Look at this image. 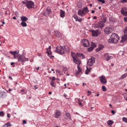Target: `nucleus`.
I'll use <instances>...</instances> for the list:
<instances>
[{"label": "nucleus", "mask_w": 127, "mask_h": 127, "mask_svg": "<svg viewBox=\"0 0 127 127\" xmlns=\"http://www.w3.org/2000/svg\"><path fill=\"white\" fill-rule=\"evenodd\" d=\"M79 104L80 105H81V106H82V104L81 103H79Z\"/></svg>", "instance_id": "obj_54"}, {"label": "nucleus", "mask_w": 127, "mask_h": 127, "mask_svg": "<svg viewBox=\"0 0 127 127\" xmlns=\"http://www.w3.org/2000/svg\"><path fill=\"white\" fill-rule=\"evenodd\" d=\"M15 64V63L14 62H12L11 63V65H14Z\"/></svg>", "instance_id": "obj_51"}, {"label": "nucleus", "mask_w": 127, "mask_h": 127, "mask_svg": "<svg viewBox=\"0 0 127 127\" xmlns=\"http://www.w3.org/2000/svg\"><path fill=\"white\" fill-rule=\"evenodd\" d=\"M98 0V1L99 2H100L101 1V0Z\"/></svg>", "instance_id": "obj_62"}, {"label": "nucleus", "mask_w": 127, "mask_h": 127, "mask_svg": "<svg viewBox=\"0 0 127 127\" xmlns=\"http://www.w3.org/2000/svg\"><path fill=\"white\" fill-rule=\"evenodd\" d=\"M50 83L52 87H55L56 85L54 84L55 83L54 81H52Z\"/></svg>", "instance_id": "obj_31"}, {"label": "nucleus", "mask_w": 127, "mask_h": 127, "mask_svg": "<svg viewBox=\"0 0 127 127\" xmlns=\"http://www.w3.org/2000/svg\"><path fill=\"white\" fill-rule=\"evenodd\" d=\"M127 76V73H125L124 74L122 75L121 77V79H123L125 78L126 76Z\"/></svg>", "instance_id": "obj_25"}, {"label": "nucleus", "mask_w": 127, "mask_h": 127, "mask_svg": "<svg viewBox=\"0 0 127 127\" xmlns=\"http://www.w3.org/2000/svg\"><path fill=\"white\" fill-rule=\"evenodd\" d=\"M18 61H20L21 62H24L25 61H28V59L25 57L24 55H22L19 56L18 58Z\"/></svg>", "instance_id": "obj_5"}, {"label": "nucleus", "mask_w": 127, "mask_h": 127, "mask_svg": "<svg viewBox=\"0 0 127 127\" xmlns=\"http://www.w3.org/2000/svg\"><path fill=\"white\" fill-rule=\"evenodd\" d=\"M89 6H90V7H92V4H89Z\"/></svg>", "instance_id": "obj_55"}, {"label": "nucleus", "mask_w": 127, "mask_h": 127, "mask_svg": "<svg viewBox=\"0 0 127 127\" xmlns=\"http://www.w3.org/2000/svg\"><path fill=\"white\" fill-rule=\"evenodd\" d=\"M56 35L57 37H60L61 36V33L59 32H57L56 33Z\"/></svg>", "instance_id": "obj_33"}, {"label": "nucleus", "mask_w": 127, "mask_h": 127, "mask_svg": "<svg viewBox=\"0 0 127 127\" xmlns=\"http://www.w3.org/2000/svg\"><path fill=\"white\" fill-rule=\"evenodd\" d=\"M64 48L62 46H58L56 47L55 51L60 54H63L65 52Z\"/></svg>", "instance_id": "obj_4"}, {"label": "nucleus", "mask_w": 127, "mask_h": 127, "mask_svg": "<svg viewBox=\"0 0 127 127\" xmlns=\"http://www.w3.org/2000/svg\"><path fill=\"white\" fill-rule=\"evenodd\" d=\"M122 38L121 42L124 43L125 41L127 40V35L124 34V36L122 37Z\"/></svg>", "instance_id": "obj_20"}, {"label": "nucleus", "mask_w": 127, "mask_h": 127, "mask_svg": "<svg viewBox=\"0 0 127 127\" xmlns=\"http://www.w3.org/2000/svg\"><path fill=\"white\" fill-rule=\"evenodd\" d=\"M55 78L54 77H53L52 78V80L53 81H54V80H55Z\"/></svg>", "instance_id": "obj_45"}, {"label": "nucleus", "mask_w": 127, "mask_h": 127, "mask_svg": "<svg viewBox=\"0 0 127 127\" xmlns=\"http://www.w3.org/2000/svg\"><path fill=\"white\" fill-rule=\"evenodd\" d=\"M91 12L92 13H94L95 12V11L94 10H92Z\"/></svg>", "instance_id": "obj_56"}, {"label": "nucleus", "mask_w": 127, "mask_h": 127, "mask_svg": "<svg viewBox=\"0 0 127 127\" xmlns=\"http://www.w3.org/2000/svg\"><path fill=\"white\" fill-rule=\"evenodd\" d=\"M11 124H10V123H8L6 124H5V125H4L3 126L4 127V126H6L7 127H11Z\"/></svg>", "instance_id": "obj_27"}, {"label": "nucleus", "mask_w": 127, "mask_h": 127, "mask_svg": "<svg viewBox=\"0 0 127 127\" xmlns=\"http://www.w3.org/2000/svg\"><path fill=\"white\" fill-rule=\"evenodd\" d=\"M105 59L107 61H108L110 59H112L113 57L110 55L108 53H105L104 54Z\"/></svg>", "instance_id": "obj_12"}, {"label": "nucleus", "mask_w": 127, "mask_h": 127, "mask_svg": "<svg viewBox=\"0 0 127 127\" xmlns=\"http://www.w3.org/2000/svg\"><path fill=\"white\" fill-rule=\"evenodd\" d=\"M113 123V122L111 120H109L107 122V124L109 126L111 125Z\"/></svg>", "instance_id": "obj_24"}, {"label": "nucleus", "mask_w": 127, "mask_h": 127, "mask_svg": "<svg viewBox=\"0 0 127 127\" xmlns=\"http://www.w3.org/2000/svg\"><path fill=\"white\" fill-rule=\"evenodd\" d=\"M39 67H38L36 68V69L37 70H38L39 69Z\"/></svg>", "instance_id": "obj_60"}, {"label": "nucleus", "mask_w": 127, "mask_h": 127, "mask_svg": "<svg viewBox=\"0 0 127 127\" xmlns=\"http://www.w3.org/2000/svg\"><path fill=\"white\" fill-rule=\"evenodd\" d=\"M4 116V112L2 111H0V116L3 117Z\"/></svg>", "instance_id": "obj_34"}, {"label": "nucleus", "mask_w": 127, "mask_h": 127, "mask_svg": "<svg viewBox=\"0 0 127 127\" xmlns=\"http://www.w3.org/2000/svg\"><path fill=\"white\" fill-rule=\"evenodd\" d=\"M124 99L126 100H127V97L125 96H124Z\"/></svg>", "instance_id": "obj_50"}, {"label": "nucleus", "mask_w": 127, "mask_h": 127, "mask_svg": "<svg viewBox=\"0 0 127 127\" xmlns=\"http://www.w3.org/2000/svg\"><path fill=\"white\" fill-rule=\"evenodd\" d=\"M73 61L74 62L77 64V65H80L81 63V62L80 60L77 59L75 58L73 59Z\"/></svg>", "instance_id": "obj_17"}, {"label": "nucleus", "mask_w": 127, "mask_h": 127, "mask_svg": "<svg viewBox=\"0 0 127 127\" xmlns=\"http://www.w3.org/2000/svg\"><path fill=\"white\" fill-rule=\"evenodd\" d=\"M21 19L22 22H24L27 20L28 18L26 17L22 16L21 17Z\"/></svg>", "instance_id": "obj_23"}, {"label": "nucleus", "mask_w": 127, "mask_h": 127, "mask_svg": "<svg viewBox=\"0 0 127 127\" xmlns=\"http://www.w3.org/2000/svg\"><path fill=\"white\" fill-rule=\"evenodd\" d=\"M104 31L106 34H109L112 31V30L110 27H107L104 29Z\"/></svg>", "instance_id": "obj_13"}, {"label": "nucleus", "mask_w": 127, "mask_h": 127, "mask_svg": "<svg viewBox=\"0 0 127 127\" xmlns=\"http://www.w3.org/2000/svg\"><path fill=\"white\" fill-rule=\"evenodd\" d=\"M91 47L93 48L96 47V45L93 42H92L91 43Z\"/></svg>", "instance_id": "obj_29"}, {"label": "nucleus", "mask_w": 127, "mask_h": 127, "mask_svg": "<svg viewBox=\"0 0 127 127\" xmlns=\"http://www.w3.org/2000/svg\"><path fill=\"white\" fill-rule=\"evenodd\" d=\"M10 114L8 113L7 114V116L9 118L10 117Z\"/></svg>", "instance_id": "obj_46"}, {"label": "nucleus", "mask_w": 127, "mask_h": 127, "mask_svg": "<svg viewBox=\"0 0 127 127\" xmlns=\"http://www.w3.org/2000/svg\"><path fill=\"white\" fill-rule=\"evenodd\" d=\"M73 17L74 18L76 19V21H78L79 22H81L83 20L82 18L79 17L78 16L76 15H74Z\"/></svg>", "instance_id": "obj_16"}, {"label": "nucleus", "mask_w": 127, "mask_h": 127, "mask_svg": "<svg viewBox=\"0 0 127 127\" xmlns=\"http://www.w3.org/2000/svg\"><path fill=\"white\" fill-rule=\"evenodd\" d=\"M48 55L49 56V57L50 58H51V57H53V58H54V56H51V55L49 53V55Z\"/></svg>", "instance_id": "obj_49"}, {"label": "nucleus", "mask_w": 127, "mask_h": 127, "mask_svg": "<svg viewBox=\"0 0 127 127\" xmlns=\"http://www.w3.org/2000/svg\"><path fill=\"white\" fill-rule=\"evenodd\" d=\"M61 115V113L60 111L58 110H57L55 112V117L56 118H58Z\"/></svg>", "instance_id": "obj_21"}, {"label": "nucleus", "mask_w": 127, "mask_h": 127, "mask_svg": "<svg viewBox=\"0 0 127 127\" xmlns=\"http://www.w3.org/2000/svg\"><path fill=\"white\" fill-rule=\"evenodd\" d=\"M76 56L77 57H78L81 59H84L85 58L83 54L82 53H77L76 54Z\"/></svg>", "instance_id": "obj_18"}, {"label": "nucleus", "mask_w": 127, "mask_h": 127, "mask_svg": "<svg viewBox=\"0 0 127 127\" xmlns=\"http://www.w3.org/2000/svg\"><path fill=\"white\" fill-rule=\"evenodd\" d=\"M91 68L88 69V68H87V70L85 71V73L86 74H89V72H90Z\"/></svg>", "instance_id": "obj_28"}, {"label": "nucleus", "mask_w": 127, "mask_h": 127, "mask_svg": "<svg viewBox=\"0 0 127 127\" xmlns=\"http://www.w3.org/2000/svg\"><path fill=\"white\" fill-rule=\"evenodd\" d=\"M102 90L103 91H106V87L104 86H103L102 87Z\"/></svg>", "instance_id": "obj_37"}, {"label": "nucleus", "mask_w": 127, "mask_h": 127, "mask_svg": "<svg viewBox=\"0 0 127 127\" xmlns=\"http://www.w3.org/2000/svg\"><path fill=\"white\" fill-rule=\"evenodd\" d=\"M2 22L3 24H5V23L4 22L2 21Z\"/></svg>", "instance_id": "obj_59"}, {"label": "nucleus", "mask_w": 127, "mask_h": 127, "mask_svg": "<svg viewBox=\"0 0 127 127\" xmlns=\"http://www.w3.org/2000/svg\"><path fill=\"white\" fill-rule=\"evenodd\" d=\"M93 48L91 47L88 48V51L89 52L93 50Z\"/></svg>", "instance_id": "obj_36"}, {"label": "nucleus", "mask_w": 127, "mask_h": 127, "mask_svg": "<svg viewBox=\"0 0 127 127\" xmlns=\"http://www.w3.org/2000/svg\"><path fill=\"white\" fill-rule=\"evenodd\" d=\"M52 94V93L51 92H49V95H51V94Z\"/></svg>", "instance_id": "obj_58"}, {"label": "nucleus", "mask_w": 127, "mask_h": 127, "mask_svg": "<svg viewBox=\"0 0 127 127\" xmlns=\"http://www.w3.org/2000/svg\"><path fill=\"white\" fill-rule=\"evenodd\" d=\"M51 47L50 46H49V48L48 49H47V51H46V52L48 53V55H49V51H50V50L51 49Z\"/></svg>", "instance_id": "obj_35"}, {"label": "nucleus", "mask_w": 127, "mask_h": 127, "mask_svg": "<svg viewBox=\"0 0 127 127\" xmlns=\"http://www.w3.org/2000/svg\"><path fill=\"white\" fill-rule=\"evenodd\" d=\"M13 19H14V20H15V19H16V17H15L14 16V17L13 18Z\"/></svg>", "instance_id": "obj_57"}, {"label": "nucleus", "mask_w": 127, "mask_h": 127, "mask_svg": "<svg viewBox=\"0 0 127 127\" xmlns=\"http://www.w3.org/2000/svg\"><path fill=\"white\" fill-rule=\"evenodd\" d=\"M60 13L61 17L64 18L65 16V12L62 9L60 10Z\"/></svg>", "instance_id": "obj_19"}, {"label": "nucleus", "mask_w": 127, "mask_h": 127, "mask_svg": "<svg viewBox=\"0 0 127 127\" xmlns=\"http://www.w3.org/2000/svg\"><path fill=\"white\" fill-rule=\"evenodd\" d=\"M92 35L93 36H97L100 33V32L98 30L94 31L93 30L92 31Z\"/></svg>", "instance_id": "obj_10"}, {"label": "nucleus", "mask_w": 127, "mask_h": 127, "mask_svg": "<svg viewBox=\"0 0 127 127\" xmlns=\"http://www.w3.org/2000/svg\"><path fill=\"white\" fill-rule=\"evenodd\" d=\"M9 79H10V80H12V78L10 76H9Z\"/></svg>", "instance_id": "obj_52"}, {"label": "nucleus", "mask_w": 127, "mask_h": 127, "mask_svg": "<svg viewBox=\"0 0 127 127\" xmlns=\"http://www.w3.org/2000/svg\"><path fill=\"white\" fill-rule=\"evenodd\" d=\"M95 62V58L92 57L88 60L87 62V64L89 66H91L93 65Z\"/></svg>", "instance_id": "obj_7"}, {"label": "nucleus", "mask_w": 127, "mask_h": 127, "mask_svg": "<svg viewBox=\"0 0 127 127\" xmlns=\"http://www.w3.org/2000/svg\"><path fill=\"white\" fill-rule=\"evenodd\" d=\"M19 50H16L14 51H10L9 52L11 54L13 55L14 58L16 59L18 58L19 56L18 53H19Z\"/></svg>", "instance_id": "obj_8"}, {"label": "nucleus", "mask_w": 127, "mask_h": 127, "mask_svg": "<svg viewBox=\"0 0 127 127\" xmlns=\"http://www.w3.org/2000/svg\"><path fill=\"white\" fill-rule=\"evenodd\" d=\"M124 20L125 21L127 22V17H125L124 18Z\"/></svg>", "instance_id": "obj_43"}, {"label": "nucleus", "mask_w": 127, "mask_h": 127, "mask_svg": "<svg viewBox=\"0 0 127 127\" xmlns=\"http://www.w3.org/2000/svg\"><path fill=\"white\" fill-rule=\"evenodd\" d=\"M105 21L106 20H103L98 22L96 24L95 26L96 28H101L104 26V23L105 22Z\"/></svg>", "instance_id": "obj_6"}, {"label": "nucleus", "mask_w": 127, "mask_h": 127, "mask_svg": "<svg viewBox=\"0 0 127 127\" xmlns=\"http://www.w3.org/2000/svg\"><path fill=\"white\" fill-rule=\"evenodd\" d=\"M99 94H97L96 95V96H99Z\"/></svg>", "instance_id": "obj_63"}, {"label": "nucleus", "mask_w": 127, "mask_h": 127, "mask_svg": "<svg viewBox=\"0 0 127 127\" xmlns=\"http://www.w3.org/2000/svg\"><path fill=\"white\" fill-rule=\"evenodd\" d=\"M96 18H96V16H94V17H93V19H96Z\"/></svg>", "instance_id": "obj_53"}, {"label": "nucleus", "mask_w": 127, "mask_h": 127, "mask_svg": "<svg viewBox=\"0 0 127 127\" xmlns=\"http://www.w3.org/2000/svg\"><path fill=\"white\" fill-rule=\"evenodd\" d=\"M77 65V68L79 70V72H80L81 71V69L80 67L79 66V65Z\"/></svg>", "instance_id": "obj_38"}, {"label": "nucleus", "mask_w": 127, "mask_h": 127, "mask_svg": "<svg viewBox=\"0 0 127 127\" xmlns=\"http://www.w3.org/2000/svg\"><path fill=\"white\" fill-rule=\"evenodd\" d=\"M0 95H1V96H0L2 97L3 95H5V93L4 92H0Z\"/></svg>", "instance_id": "obj_30"}, {"label": "nucleus", "mask_w": 127, "mask_h": 127, "mask_svg": "<svg viewBox=\"0 0 127 127\" xmlns=\"http://www.w3.org/2000/svg\"><path fill=\"white\" fill-rule=\"evenodd\" d=\"M89 12V10L87 7H85L82 9H80L78 10V14L79 16L83 17L85 16Z\"/></svg>", "instance_id": "obj_3"}, {"label": "nucleus", "mask_w": 127, "mask_h": 127, "mask_svg": "<svg viewBox=\"0 0 127 127\" xmlns=\"http://www.w3.org/2000/svg\"><path fill=\"white\" fill-rule=\"evenodd\" d=\"M124 34L127 35V27H126L124 31Z\"/></svg>", "instance_id": "obj_32"}, {"label": "nucleus", "mask_w": 127, "mask_h": 127, "mask_svg": "<svg viewBox=\"0 0 127 127\" xmlns=\"http://www.w3.org/2000/svg\"><path fill=\"white\" fill-rule=\"evenodd\" d=\"M71 55V56L72 57V58L73 59H74L75 58V54L74 53H72Z\"/></svg>", "instance_id": "obj_39"}, {"label": "nucleus", "mask_w": 127, "mask_h": 127, "mask_svg": "<svg viewBox=\"0 0 127 127\" xmlns=\"http://www.w3.org/2000/svg\"><path fill=\"white\" fill-rule=\"evenodd\" d=\"M66 117L69 118L70 119V114L69 113H66Z\"/></svg>", "instance_id": "obj_41"}, {"label": "nucleus", "mask_w": 127, "mask_h": 127, "mask_svg": "<svg viewBox=\"0 0 127 127\" xmlns=\"http://www.w3.org/2000/svg\"><path fill=\"white\" fill-rule=\"evenodd\" d=\"M102 3H104L105 2V1L104 0H101V1Z\"/></svg>", "instance_id": "obj_47"}, {"label": "nucleus", "mask_w": 127, "mask_h": 127, "mask_svg": "<svg viewBox=\"0 0 127 127\" xmlns=\"http://www.w3.org/2000/svg\"><path fill=\"white\" fill-rule=\"evenodd\" d=\"M119 39L118 35L115 33H113L111 36L110 38L108 40V42L110 43H115L117 42Z\"/></svg>", "instance_id": "obj_1"}, {"label": "nucleus", "mask_w": 127, "mask_h": 127, "mask_svg": "<svg viewBox=\"0 0 127 127\" xmlns=\"http://www.w3.org/2000/svg\"><path fill=\"white\" fill-rule=\"evenodd\" d=\"M51 12L52 11L50 8V7H48L46 9V10L44 12V13L45 16H47L49 15V14H50Z\"/></svg>", "instance_id": "obj_14"}, {"label": "nucleus", "mask_w": 127, "mask_h": 127, "mask_svg": "<svg viewBox=\"0 0 127 127\" xmlns=\"http://www.w3.org/2000/svg\"><path fill=\"white\" fill-rule=\"evenodd\" d=\"M8 91H12V90H11V89H9V90H8Z\"/></svg>", "instance_id": "obj_61"}, {"label": "nucleus", "mask_w": 127, "mask_h": 127, "mask_svg": "<svg viewBox=\"0 0 127 127\" xmlns=\"http://www.w3.org/2000/svg\"><path fill=\"white\" fill-rule=\"evenodd\" d=\"M21 24L23 27H26L27 26L26 23L24 22H22Z\"/></svg>", "instance_id": "obj_26"}, {"label": "nucleus", "mask_w": 127, "mask_h": 127, "mask_svg": "<svg viewBox=\"0 0 127 127\" xmlns=\"http://www.w3.org/2000/svg\"><path fill=\"white\" fill-rule=\"evenodd\" d=\"M26 121L25 120H24L23 122V123L24 124H26Z\"/></svg>", "instance_id": "obj_44"}, {"label": "nucleus", "mask_w": 127, "mask_h": 127, "mask_svg": "<svg viewBox=\"0 0 127 127\" xmlns=\"http://www.w3.org/2000/svg\"><path fill=\"white\" fill-rule=\"evenodd\" d=\"M99 78L101 83L102 84H104L106 83L107 80L104 76L102 75Z\"/></svg>", "instance_id": "obj_11"}, {"label": "nucleus", "mask_w": 127, "mask_h": 127, "mask_svg": "<svg viewBox=\"0 0 127 127\" xmlns=\"http://www.w3.org/2000/svg\"><path fill=\"white\" fill-rule=\"evenodd\" d=\"M22 3L23 4H25L27 8L28 9H31L32 8H34V3L32 1L26 0L25 1H22Z\"/></svg>", "instance_id": "obj_2"}, {"label": "nucleus", "mask_w": 127, "mask_h": 127, "mask_svg": "<svg viewBox=\"0 0 127 127\" xmlns=\"http://www.w3.org/2000/svg\"><path fill=\"white\" fill-rule=\"evenodd\" d=\"M104 48V46L102 44H100L98 48L96 49V52H98L99 51L102 49Z\"/></svg>", "instance_id": "obj_22"}, {"label": "nucleus", "mask_w": 127, "mask_h": 127, "mask_svg": "<svg viewBox=\"0 0 127 127\" xmlns=\"http://www.w3.org/2000/svg\"><path fill=\"white\" fill-rule=\"evenodd\" d=\"M125 91L126 92H127V89H125Z\"/></svg>", "instance_id": "obj_64"}, {"label": "nucleus", "mask_w": 127, "mask_h": 127, "mask_svg": "<svg viewBox=\"0 0 127 127\" xmlns=\"http://www.w3.org/2000/svg\"><path fill=\"white\" fill-rule=\"evenodd\" d=\"M83 45L85 47H88L89 46V43L88 41L86 39H84L82 40Z\"/></svg>", "instance_id": "obj_9"}, {"label": "nucleus", "mask_w": 127, "mask_h": 127, "mask_svg": "<svg viewBox=\"0 0 127 127\" xmlns=\"http://www.w3.org/2000/svg\"><path fill=\"white\" fill-rule=\"evenodd\" d=\"M111 112L113 114V115H114L115 114V112L113 110L111 111Z\"/></svg>", "instance_id": "obj_48"}, {"label": "nucleus", "mask_w": 127, "mask_h": 127, "mask_svg": "<svg viewBox=\"0 0 127 127\" xmlns=\"http://www.w3.org/2000/svg\"><path fill=\"white\" fill-rule=\"evenodd\" d=\"M121 2L123 3L127 2V0H121Z\"/></svg>", "instance_id": "obj_42"}, {"label": "nucleus", "mask_w": 127, "mask_h": 127, "mask_svg": "<svg viewBox=\"0 0 127 127\" xmlns=\"http://www.w3.org/2000/svg\"><path fill=\"white\" fill-rule=\"evenodd\" d=\"M122 14L123 15L127 16V8H124L121 10Z\"/></svg>", "instance_id": "obj_15"}, {"label": "nucleus", "mask_w": 127, "mask_h": 127, "mask_svg": "<svg viewBox=\"0 0 127 127\" xmlns=\"http://www.w3.org/2000/svg\"><path fill=\"white\" fill-rule=\"evenodd\" d=\"M123 120L124 121L127 123V118L125 117H123Z\"/></svg>", "instance_id": "obj_40"}]
</instances>
